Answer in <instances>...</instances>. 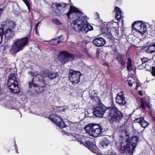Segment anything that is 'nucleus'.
I'll return each mask as SVG.
<instances>
[{
	"instance_id": "1",
	"label": "nucleus",
	"mask_w": 155,
	"mask_h": 155,
	"mask_svg": "<svg viewBox=\"0 0 155 155\" xmlns=\"http://www.w3.org/2000/svg\"><path fill=\"white\" fill-rule=\"evenodd\" d=\"M73 14H75L76 18L73 21L74 25L73 29L76 32H81L84 31L86 33L89 31L93 30L92 26L87 24L88 22L84 19H86L87 16L86 15L82 16L83 13L79 10L78 8L73 5H71L68 12L66 13L67 18L69 19H71L72 17L70 16Z\"/></svg>"
},
{
	"instance_id": "2",
	"label": "nucleus",
	"mask_w": 155,
	"mask_h": 155,
	"mask_svg": "<svg viewBox=\"0 0 155 155\" xmlns=\"http://www.w3.org/2000/svg\"><path fill=\"white\" fill-rule=\"evenodd\" d=\"M107 117L109 122L113 124L115 123H119L123 118V113L116 107L113 101L112 102Z\"/></svg>"
},
{
	"instance_id": "3",
	"label": "nucleus",
	"mask_w": 155,
	"mask_h": 155,
	"mask_svg": "<svg viewBox=\"0 0 155 155\" xmlns=\"http://www.w3.org/2000/svg\"><path fill=\"white\" fill-rule=\"evenodd\" d=\"M138 140V137L134 136L131 137L130 141L128 139H126V141L120 142V151L124 152L127 150L129 153L133 154L136 146L137 145Z\"/></svg>"
},
{
	"instance_id": "4",
	"label": "nucleus",
	"mask_w": 155,
	"mask_h": 155,
	"mask_svg": "<svg viewBox=\"0 0 155 155\" xmlns=\"http://www.w3.org/2000/svg\"><path fill=\"white\" fill-rule=\"evenodd\" d=\"M7 86L9 90L14 93H18L20 91L18 87L17 79L14 73H12L9 76L7 80Z\"/></svg>"
},
{
	"instance_id": "5",
	"label": "nucleus",
	"mask_w": 155,
	"mask_h": 155,
	"mask_svg": "<svg viewBox=\"0 0 155 155\" xmlns=\"http://www.w3.org/2000/svg\"><path fill=\"white\" fill-rule=\"evenodd\" d=\"M110 107H105L102 103L97 104L96 107L93 110V115L97 118L103 117L104 114L107 116Z\"/></svg>"
},
{
	"instance_id": "6",
	"label": "nucleus",
	"mask_w": 155,
	"mask_h": 155,
	"mask_svg": "<svg viewBox=\"0 0 155 155\" xmlns=\"http://www.w3.org/2000/svg\"><path fill=\"white\" fill-rule=\"evenodd\" d=\"M60 61L64 64L69 61H73L75 59V55L66 51H61L59 53Z\"/></svg>"
},
{
	"instance_id": "7",
	"label": "nucleus",
	"mask_w": 155,
	"mask_h": 155,
	"mask_svg": "<svg viewBox=\"0 0 155 155\" xmlns=\"http://www.w3.org/2000/svg\"><path fill=\"white\" fill-rule=\"evenodd\" d=\"M81 75L82 74L80 71L71 69L69 70L68 77L72 84H77L80 82V77Z\"/></svg>"
},
{
	"instance_id": "8",
	"label": "nucleus",
	"mask_w": 155,
	"mask_h": 155,
	"mask_svg": "<svg viewBox=\"0 0 155 155\" xmlns=\"http://www.w3.org/2000/svg\"><path fill=\"white\" fill-rule=\"evenodd\" d=\"M49 117L50 120L60 128H63L67 127L63 120L59 116L55 115H50Z\"/></svg>"
},
{
	"instance_id": "9",
	"label": "nucleus",
	"mask_w": 155,
	"mask_h": 155,
	"mask_svg": "<svg viewBox=\"0 0 155 155\" xmlns=\"http://www.w3.org/2000/svg\"><path fill=\"white\" fill-rule=\"evenodd\" d=\"M28 36L19 39H17L15 42L17 45L22 50L25 46L28 45L29 43Z\"/></svg>"
},
{
	"instance_id": "10",
	"label": "nucleus",
	"mask_w": 155,
	"mask_h": 155,
	"mask_svg": "<svg viewBox=\"0 0 155 155\" xmlns=\"http://www.w3.org/2000/svg\"><path fill=\"white\" fill-rule=\"evenodd\" d=\"M116 103L120 105L123 106L125 105L126 102L125 101V97L123 91L117 94L116 98Z\"/></svg>"
},
{
	"instance_id": "11",
	"label": "nucleus",
	"mask_w": 155,
	"mask_h": 155,
	"mask_svg": "<svg viewBox=\"0 0 155 155\" xmlns=\"http://www.w3.org/2000/svg\"><path fill=\"white\" fill-rule=\"evenodd\" d=\"M3 35H5V42H8L12 39L15 35V32L12 29L7 28L5 31H4Z\"/></svg>"
},
{
	"instance_id": "12",
	"label": "nucleus",
	"mask_w": 155,
	"mask_h": 155,
	"mask_svg": "<svg viewBox=\"0 0 155 155\" xmlns=\"http://www.w3.org/2000/svg\"><path fill=\"white\" fill-rule=\"evenodd\" d=\"M15 23L14 21L8 19L3 21L1 24V28H2L3 29L4 27H6L12 30L15 27Z\"/></svg>"
},
{
	"instance_id": "13",
	"label": "nucleus",
	"mask_w": 155,
	"mask_h": 155,
	"mask_svg": "<svg viewBox=\"0 0 155 155\" xmlns=\"http://www.w3.org/2000/svg\"><path fill=\"white\" fill-rule=\"evenodd\" d=\"M84 144L93 152L96 151L97 150V147L92 140L86 141Z\"/></svg>"
},
{
	"instance_id": "14",
	"label": "nucleus",
	"mask_w": 155,
	"mask_h": 155,
	"mask_svg": "<svg viewBox=\"0 0 155 155\" xmlns=\"http://www.w3.org/2000/svg\"><path fill=\"white\" fill-rule=\"evenodd\" d=\"M38 81L39 83L35 87V91L36 93L40 94L43 91L46 84L44 80Z\"/></svg>"
},
{
	"instance_id": "15",
	"label": "nucleus",
	"mask_w": 155,
	"mask_h": 155,
	"mask_svg": "<svg viewBox=\"0 0 155 155\" xmlns=\"http://www.w3.org/2000/svg\"><path fill=\"white\" fill-rule=\"evenodd\" d=\"M102 32L110 40H114V37L112 35L111 33V30L110 28L107 27H103L101 28Z\"/></svg>"
},
{
	"instance_id": "16",
	"label": "nucleus",
	"mask_w": 155,
	"mask_h": 155,
	"mask_svg": "<svg viewBox=\"0 0 155 155\" xmlns=\"http://www.w3.org/2000/svg\"><path fill=\"white\" fill-rule=\"evenodd\" d=\"M94 44L98 47H101L106 44L105 40L102 38H95L93 41Z\"/></svg>"
},
{
	"instance_id": "17",
	"label": "nucleus",
	"mask_w": 155,
	"mask_h": 155,
	"mask_svg": "<svg viewBox=\"0 0 155 155\" xmlns=\"http://www.w3.org/2000/svg\"><path fill=\"white\" fill-rule=\"evenodd\" d=\"M116 59L118 64H120L121 66L124 68L126 62L124 59V55L122 54H117L116 56Z\"/></svg>"
},
{
	"instance_id": "18",
	"label": "nucleus",
	"mask_w": 155,
	"mask_h": 155,
	"mask_svg": "<svg viewBox=\"0 0 155 155\" xmlns=\"http://www.w3.org/2000/svg\"><path fill=\"white\" fill-rule=\"evenodd\" d=\"M134 122L135 123H139L141 127L144 128H145L149 125V123L145 121L143 117L136 118Z\"/></svg>"
},
{
	"instance_id": "19",
	"label": "nucleus",
	"mask_w": 155,
	"mask_h": 155,
	"mask_svg": "<svg viewBox=\"0 0 155 155\" xmlns=\"http://www.w3.org/2000/svg\"><path fill=\"white\" fill-rule=\"evenodd\" d=\"M50 71L48 70H45L41 74H37L35 76L36 79H38V81L43 80V79L44 78H46L48 76L49 77Z\"/></svg>"
},
{
	"instance_id": "20",
	"label": "nucleus",
	"mask_w": 155,
	"mask_h": 155,
	"mask_svg": "<svg viewBox=\"0 0 155 155\" xmlns=\"http://www.w3.org/2000/svg\"><path fill=\"white\" fill-rule=\"evenodd\" d=\"M102 130V128H99L97 129H95L93 131H88V132L94 137H96L98 136H101L103 134Z\"/></svg>"
},
{
	"instance_id": "21",
	"label": "nucleus",
	"mask_w": 155,
	"mask_h": 155,
	"mask_svg": "<svg viewBox=\"0 0 155 155\" xmlns=\"http://www.w3.org/2000/svg\"><path fill=\"white\" fill-rule=\"evenodd\" d=\"M143 23L139 21H134L132 25V29L135 31L136 32L137 30H141V29L140 27L142 25ZM141 30L142 31V29H141Z\"/></svg>"
},
{
	"instance_id": "22",
	"label": "nucleus",
	"mask_w": 155,
	"mask_h": 155,
	"mask_svg": "<svg viewBox=\"0 0 155 155\" xmlns=\"http://www.w3.org/2000/svg\"><path fill=\"white\" fill-rule=\"evenodd\" d=\"M140 102L141 103V107L143 109H145L146 106L148 108H150V106L147 102V97H144L140 98Z\"/></svg>"
},
{
	"instance_id": "23",
	"label": "nucleus",
	"mask_w": 155,
	"mask_h": 155,
	"mask_svg": "<svg viewBox=\"0 0 155 155\" xmlns=\"http://www.w3.org/2000/svg\"><path fill=\"white\" fill-rule=\"evenodd\" d=\"M148 47L146 50L147 52L150 53L155 52V41L148 45Z\"/></svg>"
},
{
	"instance_id": "24",
	"label": "nucleus",
	"mask_w": 155,
	"mask_h": 155,
	"mask_svg": "<svg viewBox=\"0 0 155 155\" xmlns=\"http://www.w3.org/2000/svg\"><path fill=\"white\" fill-rule=\"evenodd\" d=\"M87 127H88V131H93L94 130L95 128L96 129H98L99 128H102L101 126L99 124H97L94 123L91 124H88V126Z\"/></svg>"
},
{
	"instance_id": "25",
	"label": "nucleus",
	"mask_w": 155,
	"mask_h": 155,
	"mask_svg": "<svg viewBox=\"0 0 155 155\" xmlns=\"http://www.w3.org/2000/svg\"><path fill=\"white\" fill-rule=\"evenodd\" d=\"M114 11L116 12L115 17V18L118 20H120L123 17L121 15V11L120 8L117 6H116L114 8Z\"/></svg>"
},
{
	"instance_id": "26",
	"label": "nucleus",
	"mask_w": 155,
	"mask_h": 155,
	"mask_svg": "<svg viewBox=\"0 0 155 155\" xmlns=\"http://www.w3.org/2000/svg\"><path fill=\"white\" fill-rule=\"evenodd\" d=\"M15 46H13L10 50V53L13 55L15 54L20 51L22 50L15 43Z\"/></svg>"
},
{
	"instance_id": "27",
	"label": "nucleus",
	"mask_w": 155,
	"mask_h": 155,
	"mask_svg": "<svg viewBox=\"0 0 155 155\" xmlns=\"http://www.w3.org/2000/svg\"><path fill=\"white\" fill-rule=\"evenodd\" d=\"M110 143V140L106 137H105L101 142L100 144L103 147H106L109 146Z\"/></svg>"
},
{
	"instance_id": "28",
	"label": "nucleus",
	"mask_w": 155,
	"mask_h": 155,
	"mask_svg": "<svg viewBox=\"0 0 155 155\" xmlns=\"http://www.w3.org/2000/svg\"><path fill=\"white\" fill-rule=\"evenodd\" d=\"M68 1L70 2V3H55V6L58 8L60 7H62L64 8L67 6V5H70L71 3V0H68Z\"/></svg>"
},
{
	"instance_id": "29",
	"label": "nucleus",
	"mask_w": 155,
	"mask_h": 155,
	"mask_svg": "<svg viewBox=\"0 0 155 155\" xmlns=\"http://www.w3.org/2000/svg\"><path fill=\"white\" fill-rule=\"evenodd\" d=\"M140 28L141 29V30L142 29V30H137L136 32L140 33L142 35L144 34L147 31V26L144 23L142 25V26L140 27Z\"/></svg>"
},
{
	"instance_id": "30",
	"label": "nucleus",
	"mask_w": 155,
	"mask_h": 155,
	"mask_svg": "<svg viewBox=\"0 0 155 155\" xmlns=\"http://www.w3.org/2000/svg\"><path fill=\"white\" fill-rule=\"evenodd\" d=\"M127 70L128 71H132V70L133 69L132 68V61L131 59L130 58H129L127 59Z\"/></svg>"
},
{
	"instance_id": "31",
	"label": "nucleus",
	"mask_w": 155,
	"mask_h": 155,
	"mask_svg": "<svg viewBox=\"0 0 155 155\" xmlns=\"http://www.w3.org/2000/svg\"><path fill=\"white\" fill-rule=\"evenodd\" d=\"M58 76V74L50 72L48 77L50 79H53L55 78Z\"/></svg>"
},
{
	"instance_id": "32",
	"label": "nucleus",
	"mask_w": 155,
	"mask_h": 155,
	"mask_svg": "<svg viewBox=\"0 0 155 155\" xmlns=\"http://www.w3.org/2000/svg\"><path fill=\"white\" fill-rule=\"evenodd\" d=\"M91 99L93 101L96 102V104L97 103V104H99L101 103H102L101 102V101L100 99L98 96L94 97V98H91Z\"/></svg>"
},
{
	"instance_id": "33",
	"label": "nucleus",
	"mask_w": 155,
	"mask_h": 155,
	"mask_svg": "<svg viewBox=\"0 0 155 155\" xmlns=\"http://www.w3.org/2000/svg\"><path fill=\"white\" fill-rule=\"evenodd\" d=\"M34 78H33L32 80L31 81L28 82V85L30 88H31L32 87H35L36 86H37V84L35 83H34Z\"/></svg>"
},
{
	"instance_id": "34",
	"label": "nucleus",
	"mask_w": 155,
	"mask_h": 155,
	"mask_svg": "<svg viewBox=\"0 0 155 155\" xmlns=\"http://www.w3.org/2000/svg\"><path fill=\"white\" fill-rule=\"evenodd\" d=\"M4 33V29L2 28H0V44L2 43Z\"/></svg>"
},
{
	"instance_id": "35",
	"label": "nucleus",
	"mask_w": 155,
	"mask_h": 155,
	"mask_svg": "<svg viewBox=\"0 0 155 155\" xmlns=\"http://www.w3.org/2000/svg\"><path fill=\"white\" fill-rule=\"evenodd\" d=\"M97 96V94L96 92V90H93L91 93L90 97L91 98H94V97H96Z\"/></svg>"
},
{
	"instance_id": "36",
	"label": "nucleus",
	"mask_w": 155,
	"mask_h": 155,
	"mask_svg": "<svg viewBox=\"0 0 155 155\" xmlns=\"http://www.w3.org/2000/svg\"><path fill=\"white\" fill-rule=\"evenodd\" d=\"M57 39H52L49 41V43L51 45H58V43L57 42Z\"/></svg>"
},
{
	"instance_id": "37",
	"label": "nucleus",
	"mask_w": 155,
	"mask_h": 155,
	"mask_svg": "<svg viewBox=\"0 0 155 155\" xmlns=\"http://www.w3.org/2000/svg\"><path fill=\"white\" fill-rule=\"evenodd\" d=\"M25 3L26 5L28 7V10L29 12H30V3L28 1V0H22Z\"/></svg>"
},
{
	"instance_id": "38",
	"label": "nucleus",
	"mask_w": 155,
	"mask_h": 155,
	"mask_svg": "<svg viewBox=\"0 0 155 155\" xmlns=\"http://www.w3.org/2000/svg\"><path fill=\"white\" fill-rule=\"evenodd\" d=\"M52 21L55 24L57 25H59L61 24V22L59 21V20L57 18H53L52 19Z\"/></svg>"
},
{
	"instance_id": "39",
	"label": "nucleus",
	"mask_w": 155,
	"mask_h": 155,
	"mask_svg": "<svg viewBox=\"0 0 155 155\" xmlns=\"http://www.w3.org/2000/svg\"><path fill=\"white\" fill-rule=\"evenodd\" d=\"M150 71L152 75L153 76H155V67L153 66L151 68V69L150 70Z\"/></svg>"
},
{
	"instance_id": "40",
	"label": "nucleus",
	"mask_w": 155,
	"mask_h": 155,
	"mask_svg": "<svg viewBox=\"0 0 155 155\" xmlns=\"http://www.w3.org/2000/svg\"><path fill=\"white\" fill-rule=\"evenodd\" d=\"M65 111L64 108L62 107H59L57 109L58 112H61Z\"/></svg>"
},
{
	"instance_id": "41",
	"label": "nucleus",
	"mask_w": 155,
	"mask_h": 155,
	"mask_svg": "<svg viewBox=\"0 0 155 155\" xmlns=\"http://www.w3.org/2000/svg\"><path fill=\"white\" fill-rule=\"evenodd\" d=\"M40 22V21H38L35 25V33L37 34L38 35V31L37 28L38 26V25L39 24V22Z\"/></svg>"
},
{
	"instance_id": "42",
	"label": "nucleus",
	"mask_w": 155,
	"mask_h": 155,
	"mask_svg": "<svg viewBox=\"0 0 155 155\" xmlns=\"http://www.w3.org/2000/svg\"><path fill=\"white\" fill-rule=\"evenodd\" d=\"M134 83V81H132L131 80H128V85L130 87H131L133 85V84Z\"/></svg>"
},
{
	"instance_id": "43",
	"label": "nucleus",
	"mask_w": 155,
	"mask_h": 155,
	"mask_svg": "<svg viewBox=\"0 0 155 155\" xmlns=\"http://www.w3.org/2000/svg\"><path fill=\"white\" fill-rule=\"evenodd\" d=\"M100 51L97 50L96 51V57L97 58H99L100 54Z\"/></svg>"
},
{
	"instance_id": "44",
	"label": "nucleus",
	"mask_w": 155,
	"mask_h": 155,
	"mask_svg": "<svg viewBox=\"0 0 155 155\" xmlns=\"http://www.w3.org/2000/svg\"><path fill=\"white\" fill-rule=\"evenodd\" d=\"M28 73L29 74H30L32 77L35 76L34 73L32 71H30Z\"/></svg>"
},
{
	"instance_id": "45",
	"label": "nucleus",
	"mask_w": 155,
	"mask_h": 155,
	"mask_svg": "<svg viewBox=\"0 0 155 155\" xmlns=\"http://www.w3.org/2000/svg\"><path fill=\"white\" fill-rule=\"evenodd\" d=\"M138 94L140 95V96L143 95V93H142V91H138Z\"/></svg>"
},
{
	"instance_id": "46",
	"label": "nucleus",
	"mask_w": 155,
	"mask_h": 155,
	"mask_svg": "<svg viewBox=\"0 0 155 155\" xmlns=\"http://www.w3.org/2000/svg\"><path fill=\"white\" fill-rule=\"evenodd\" d=\"M63 41H61V40H58V39H57V43H58V44H59V43H61Z\"/></svg>"
},
{
	"instance_id": "47",
	"label": "nucleus",
	"mask_w": 155,
	"mask_h": 155,
	"mask_svg": "<svg viewBox=\"0 0 155 155\" xmlns=\"http://www.w3.org/2000/svg\"><path fill=\"white\" fill-rule=\"evenodd\" d=\"M144 59H145L144 58H143V59H141V61H142V62L143 63H145L146 62V61H145V60H144Z\"/></svg>"
},
{
	"instance_id": "48",
	"label": "nucleus",
	"mask_w": 155,
	"mask_h": 155,
	"mask_svg": "<svg viewBox=\"0 0 155 155\" xmlns=\"http://www.w3.org/2000/svg\"><path fill=\"white\" fill-rule=\"evenodd\" d=\"M15 149V151H16V152L17 153H18V148H17Z\"/></svg>"
},
{
	"instance_id": "49",
	"label": "nucleus",
	"mask_w": 155,
	"mask_h": 155,
	"mask_svg": "<svg viewBox=\"0 0 155 155\" xmlns=\"http://www.w3.org/2000/svg\"><path fill=\"white\" fill-rule=\"evenodd\" d=\"M14 146L15 147V149L16 148H16H18L17 145L15 144V142Z\"/></svg>"
},
{
	"instance_id": "50",
	"label": "nucleus",
	"mask_w": 155,
	"mask_h": 155,
	"mask_svg": "<svg viewBox=\"0 0 155 155\" xmlns=\"http://www.w3.org/2000/svg\"><path fill=\"white\" fill-rule=\"evenodd\" d=\"M1 88L0 87V95L2 94Z\"/></svg>"
},
{
	"instance_id": "51",
	"label": "nucleus",
	"mask_w": 155,
	"mask_h": 155,
	"mask_svg": "<svg viewBox=\"0 0 155 155\" xmlns=\"http://www.w3.org/2000/svg\"><path fill=\"white\" fill-rule=\"evenodd\" d=\"M138 87V85H137V86H136V87H135V89H137V87Z\"/></svg>"
},
{
	"instance_id": "52",
	"label": "nucleus",
	"mask_w": 155,
	"mask_h": 155,
	"mask_svg": "<svg viewBox=\"0 0 155 155\" xmlns=\"http://www.w3.org/2000/svg\"><path fill=\"white\" fill-rule=\"evenodd\" d=\"M117 1L119 2V1H120L121 0H116Z\"/></svg>"
},
{
	"instance_id": "53",
	"label": "nucleus",
	"mask_w": 155,
	"mask_h": 155,
	"mask_svg": "<svg viewBox=\"0 0 155 155\" xmlns=\"http://www.w3.org/2000/svg\"><path fill=\"white\" fill-rule=\"evenodd\" d=\"M60 38H61V36H60L59 37V38L58 37V39H60Z\"/></svg>"
},
{
	"instance_id": "54",
	"label": "nucleus",
	"mask_w": 155,
	"mask_h": 155,
	"mask_svg": "<svg viewBox=\"0 0 155 155\" xmlns=\"http://www.w3.org/2000/svg\"><path fill=\"white\" fill-rule=\"evenodd\" d=\"M63 131L65 132V131H64V130H63L62 131V132H63Z\"/></svg>"
},
{
	"instance_id": "55",
	"label": "nucleus",
	"mask_w": 155,
	"mask_h": 155,
	"mask_svg": "<svg viewBox=\"0 0 155 155\" xmlns=\"http://www.w3.org/2000/svg\"><path fill=\"white\" fill-rule=\"evenodd\" d=\"M75 18V17H72V18Z\"/></svg>"
}]
</instances>
